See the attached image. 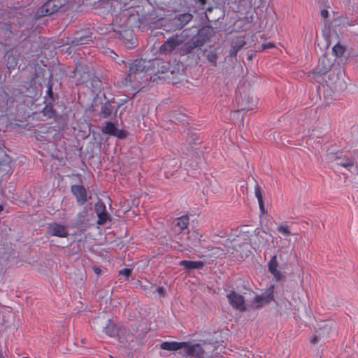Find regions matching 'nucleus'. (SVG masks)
I'll use <instances>...</instances> for the list:
<instances>
[{"label":"nucleus","mask_w":358,"mask_h":358,"mask_svg":"<svg viewBox=\"0 0 358 358\" xmlns=\"http://www.w3.org/2000/svg\"><path fill=\"white\" fill-rule=\"evenodd\" d=\"M110 358H114L113 356H110Z\"/></svg>","instance_id":"nucleus-49"},{"label":"nucleus","mask_w":358,"mask_h":358,"mask_svg":"<svg viewBox=\"0 0 358 358\" xmlns=\"http://www.w3.org/2000/svg\"><path fill=\"white\" fill-rule=\"evenodd\" d=\"M22 358H29V357H22Z\"/></svg>","instance_id":"nucleus-50"},{"label":"nucleus","mask_w":358,"mask_h":358,"mask_svg":"<svg viewBox=\"0 0 358 358\" xmlns=\"http://www.w3.org/2000/svg\"><path fill=\"white\" fill-rule=\"evenodd\" d=\"M275 45L273 43L268 42V43H264L262 44L261 48L262 50H266V49H270L274 48Z\"/></svg>","instance_id":"nucleus-32"},{"label":"nucleus","mask_w":358,"mask_h":358,"mask_svg":"<svg viewBox=\"0 0 358 358\" xmlns=\"http://www.w3.org/2000/svg\"><path fill=\"white\" fill-rule=\"evenodd\" d=\"M157 292L161 296H165L166 295V290L162 286H159L157 288Z\"/></svg>","instance_id":"nucleus-34"},{"label":"nucleus","mask_w":358,"mask_h":358,"mask_svg":"<svg viewBox=\"0 0 358 358\" xmlns=\"http://www.w3.org/2000/svg\"><path fill=\"white\" fill-rule=\"evenodd\" d=\"M338 165H340L343 167L347 169L349 171L353 173H358V167L357 164H355L354 162L350 159H345L342 160L341 162L337 163Z\"/></svg>","instance_id":"nucleus-16"},{"label":"nucleus","mask_w":358,"mask_h":358,"mask_svg":"<svg viewBox=\"0 0 358 358\" xmlns=\"http://www.w3.org/2000/svg\"><path fill=\"white\" fill-rule=\"evenodd\" d=\"M97 217H98L97 224H100V225L105 224L109 219L108 215L106 211L101 212V213L97 214Z\"/></svg>","instance_id":"nucleus-23"},{"label":"nucleus","mask_w":358,"mask_h":358,"mask_svg":"<svg viewBox=\"0 0 358 358\" xmlns=\"http://www.w3.org/2000/svg\"><path fill=\"white\" fill-rule=\"evenodd\" d=\"M109 52L110 53V57L113 59H115L117 57V55L112 50H109Z\"/></svg>","instance_id":"nucleus-40"},{"label":"nucleus","mask_w":358,"mask_h":358,"mask_svg":"<svg viewBox=\"0 0 358 358\" xmlns=\"http://www.w3.org/2000/svg\"><path fill=\"white\" fill-rule=\"evenodd\" d=\"M245 45V42L243 40H241L236 43L229 51V56L231 57H236L238 50Z\"/></svg>","instance_id":"nucleus-19"},{"label":"nucleus","mask_w":358,"mask_h":358,"mask_svg":"<svg viewBox=\"0 0 358 358\" xmlns=\"http://www.w3.org/2000/svg\"><path fill=\"white\" fill-rule=\"evenodd\" d=\"M100 321V317H98L97 318H95L92 322V327L95 329V330H98V329L96 327V324H98V323Z\"/></svg>","instance_id":"nucleus-36"},{"label":"nucleus","mask_w":358,"mask_h":358,"mask_svg":"<svg viewBox=\"0 0 358 358\" xmlns=\"http://www.w3.org/2000/svg\"><path fill=\"white\" fill-rule=\"evenodd\" d=\"M199 1L202 5H204L206 3V0H199Z\"/></svg>","instance_id":"nucleus-43"},{"label":"nucleus","mask_w":358,"mask_h":358,"mask_svg":"<svg viewBox=\"0 0 358 358\" xmlns=\"http://www.w3.org/2000/svg\"><path fill=\"white\" fill-rule=\"evenodd\" d=\"M207 59L214 66H217V52L215 50L210 51V52H208L207 55Z\"/></svg>","instance_id":"nucleus-22"},{"label":"nucleus","mask_w":358,"mask_h":358,"mask_svg":"<svg viewBox=\"0 0 358 358\" xmlns=\"http://www.w3.org/2000/svg\"><path fill=\"white\" fill-rule=\"evenodd\" d=\"M311 341V343H313V344H316V343H318L319 339H318V338H317L316 336H313V337L311 338V341Z\"/></svg>","instance_id":"nucleus-38"},{"label":"nucleus","mask_w":358,"mask_h":358,"mask_svg":"<svg viewBox=\"0 0 358 358\" xmlns=\"http://www.w3.org/2000/svg\"><path fill=\"white\" fill-rule=\"evenodd\" d=\"M71 193L75 196L77 203L83 206L87 201V191L83 185H74L71 187Z\"/></svg>","instance_id":"nucleus-9"},{"label":"nucleus","mask_w":358,"mask_h":358,"mask_svg":"<svg viewBox=\"0 0 358 358\" xmlns=\"http://www.w3.org/2000/svg\"><path fill=\"white\" fill-rule=\"evenodd\" d=\"M94 210H95V212L97 214L101 213V212H105L106 211V206L105 204L100 201V202H97L96 204H95V206H94Z\"/></svg>","instance_id":"nucleus-27"},{"label":"nucleus","mask_w":358,"mask_h":358,"mask_svg":"<svg viewBox=\"0 0 358 358\" xmlns=\"http://www.w3.org/2000/svg\"><path fill=\"white\" fill-rule=\"evenodd\" d=\"M329 15V12L326 9H323L322 11H321V16L323 17V18H327Z\"/></svg>","instance_id":"nucleus-37"},{"label":"nucleus","mask_w":358,"mask_h":358,"mask_svg":"<svg viewBox=\"0 0 358 358\" xmlns=\"http://www.w3.org/2000/svg\"><path fill=\"white\" fill-rule=\"evenodd\" d=\"M93 271L96 274H99L101 273V268L98 266H94Z\"/></svg>","instance_id":"nucleus-39"},{"label":"nucleus","mask_w":358,"mask_h":358,"mask_svg":"<svg viewBox=\"0 0 358 358\" xmlns=\"http://www.w3.org/2000/svg\"><path fill=\"white\" fill-rule=\"evenodd\" d=\"M208 251H210V253L206 255L208 257H213L214 255H220V252L222 251L220 248L214 247V246H208L207 248Z\"/></svg>","instance_id":"nucleus-26"},{"label":"nucleus","mask_w":358,"mask_h":358,"mask_svg":"<svg viewBox=\"0 0 358 358\" xmlns=\"http://www.w3.org/2000/svg\"><path fill=\"white\" fill-rule=\"evenodd\" d=\"M189 218L188 215H182L176 219V226L178 227L179 232L187 228L189 225Z\"/></svg>","instance_id":"nucleus-18"},{"label":"nucleus","mask_w":358,"mask_h":358,"mask_svg":"<svg viewBox=\"0 0 358 358\" xmlns=\"http://www.w3.org/2000/svg\"><path fill=\"white\" fill-rule=\"evenodd\" d=\"M255 194L259 203V208L262 210L264 209L263 196L261 191V188L258 185L255 187Z\"/></svg>","instance_id":"nucleus-21"},{"label":"nucleus","mask_w":358,"mask_h":358,"mask_svg":"<svg viewBox=\"0 0 358 358\" xmlns=\"http://www.w3.org/2000/svg\"><path fill=\"white\" fill-rule=\"evenodd\" d=\"M278 262L277 256L273 255L268 263V271L273 275V280L280 281L285 278L284 274L278 269Z\"/></svg>","instance_id":"nucleus-7"},{"label":"nucleus","mask_w":358,"mask_h":358,"mask_svg":"<svg viewBox=\"0 0 358 358\" xmlns=\"http://www.w3.org/2000/svg\"><path fill=\"white\" fill-rule=\"evenodd\" d=\"M47 94L49 96V97L53 101V92H52V88L51 85H49L47 90Z\"/></svg>","instance_id":"nucleus-35"},{"label":"nucleus","mask_w":358,"mask_h":358,"mask_svg":"<svg viewBox=\"0 0 358 358\" xmlns=\"http://www.w3.org/2000/svg\"><path fill=\"white\" fill-rule=\"evenodd\" d=\"M178 264L180 266H184L186 269H201L204 264L201 261H189V260H182Z\"/></svg>","instance_id":"nucleus-14"},{"label":"nucleus","mask_w":358,"mask_h":358,"mask_svg":"<svg viewBox=\"0 0 358 358\" xmlns=\"http://www.w3.org/2000/svg\"><path fill=\"white\" fill-rule=\"evenodd\" d=\"M277 230L283 236H288L292 235V232L287 225H280L277 227Z\"/></svg>","instance_id":"nucleus-24"},{"label":"nucleus","mask_w":358,"mask_h":358,"mask_svg":"<svg viewBox=\"0 0 358 358\" xmlns=\"http://www.w3.org/2000/svg\"><path fill=\"white\" fill-rule=\"evenodd\" d=\"M333 52L335 53L336 56H342L345 52V48L340 45L339 43L336 44L333 47Z\"/></svg>","instance_id":"nucleus-25"},{"label":"nucleus","mask_w":358,"mask_h":358,"mask_svg":"<svg viewBox=\"0 0 358 358\" xmlns=\"http://www.w3.org/2000/svg\"><path fill=\"white\" fill-rule=\"evenodd\" d=\"M227 297L230 305L234 309L238 310L241 312L246 310L245 299L241 294L236 292L235 291H231L227 295Z\"/></svg>","instance_id":"nucleus-4"},{"label":"nucleus","mask_w":358,"mask_h":358,"mask_svg":"<svg viewBox=\"0 0 358 358\" xmlns=\"http://www.w3.org/2000/svg\"><path fill=\"white\" fill-rule=\"evenodd\" d=\"M66 3V0H48L37 10V15L45 16L57 12Z\"/></svg>","instance_id":"nucleus-3"},{"label":"nucleus","mask_w":358,"mask_h":358,"mask_svg":"<svg viewBox=\"0 0 358 358\" xmlns=\"http://www.w3.org/2000/svg\"><path fill=\"white\" fill-rule=\"evenodd\" d=\"M327 157H328L329 161H334V160L340 159V157L337 154H333V153H329L327 155Z\"/></svg>","instance_id":"nucleus-33"},{"label":"nucleus","mask_w":358,"mask_h":358,"mask_svg":"<svg viewBox=\"0 0 358 358\" xmlns=\"http://www.w3.org/2000/svg\"><path fill=\"white\" fill-rule=\"evenodd\" d=\"M80 70L78 69V67L76 68V72H79Z\"/></svg>","instance_id":"nucleus-47"},{"label":"nucleus","mask_w":358,"mask_h":358,"mask_svg":"<svg viewBox=\"0 0 358 358\" xmlns=\"http://www.w3.org/2000/svg\"><path fill=\"white\" fill-rule=\"evenodd\" d=\"M6 31L8 32L9 34H11V29L10 25L6 29Z\"/></svg>","instance_id":"nucleus-42"},{"label":"nucleus","mask_w":358,"mask_h":358,"mask_svg":"<svg viewBox=\"0 0 358 358\" xmlns=\"http://www.w3.org/2000/svg\"><path fill=\"white\" fill-rule=\"evenodd\" d=\"M108 323L106 324V326L103 327V332H104L106 335L109 336L110 337H115L117 334V330L115 324L112 322L110 319H108L107 320Z\"/></svg>","instance_id":"nucleus-17"},{"label":"nucleus","mask_w":358,"mask_h":358,"mask_svg":"<svg viewBox=\"0 0 358 358\" xmlns=\"http://www.w3.org/2000/svg\"><path fill=\"white\" fill-rule=\"evenodd\" d=\"M191 345H192V344H189L187 342L165 341L161 344L160 348L162 350L169 351H176L183 348L186 354V349Z\"/></svg>","instance_id":"nucleus-10"},{"label":"nucleus","mask_w":358,"mask_h":358,"mask_svg":"<svg viewBox=\"0 0 358 358\" xmlns=\"http://www.w3.org/2000/svg\"><path fill=\"white\" fill-rule=\"evenodd\" d=\"M120 35L124 39V44L128 46H134L135 44V40L132 35V30L126 29L123 31H118Z\"/></svg>","instance_id":"nucleus-15"},{"label":"nucleus","mask_w":358,"mask_h":358,"mask_svg":"<svg viewBox=\"0 0 358 358\" xmlns=\"http://www.w3.org/2000/svg\"><path fill=\"white\" fill-rule=\"evenodd\" d=\"M145 69L144 62L141 59H135L129 64V73L125 78L127 83L131 84L132 82L141 78V74Z\"/></svg>","instance_id":"nucleus-2"},{"label":"nucleus","mask_w":358,"mask_h":358,"mask_svg":"<svg viewBox=\"0 0 358 358\" xmlns=\"http://www.w3.org/2000/svg\"><path fill=\"white\" fill-rule=\"evenodd\" d=\"M191 48H196V45H194V46H190Z\"/></svg>","instance_id":"nucleus-48"},{"label":"nucleus","mask_w":358,"mask_h":358,"mask_svg":"<svg viewBox=\"0 0 358 358\" xmlns=\"http://www.w3.org/2000/svg\"><path fill=\"white\" fill-rule=\"evenodd\" d=\"M246 109H248L247 107H242V108H240L239 110H246Z\"/></svg>","instance_id":"nucleus-44"},{"label":"nucleus","mask_w":358,"mask_h":358,"mask_svg":"<svg viewBox=\"0 0 358 358\" xmlns=\"http://www.w3.org/2000/svg\"><path fill=\"white\" fill-rule=\"evenodd\" d=\"M198 257H204L206 256L205 255L203 254L202 252H198V253L196 254Z\"/></svg>","instance_id":"nucleus-41"},{"label":"nucleus","mask_w":358,"mask_h":358,"mask_svg":"<svg viewBox=\"0 0 358 358\" xmlns=\"http://www.w3.org/2000/svg\"><path fill=\"white\" fill-rule=\"evenodd\" d=\"M201 237L202 235L196 231H189L187 245L191 248L197 247L201 243Z\"/></svg>","instance_id":"nucleus-12"},{"label":"nucleus","mask_w":358,"mask_h":358,"mask_svg":"<svg viewBox=\"0 0 358 358\" xmlns=\"http://www.w3.org/2000/svg\"><path fill=\"white\" fill-rule=\"evenodd\" d=\"M103 134L115 136L120 139H123L127 137V131L122 129H119L114 125L113 123L108 122L104 127L102 129Z\"/></svg>","instance_id":"nucleus-8"},{"label":"nucleus","mask_w":358,"mask_h":358,"mask_svg":"<svg viewBox=\"0 0 358 358\" xmlns=\"http://www.w3.org/2000/svg\"><path fill=\"white\" fill-rule=\"evenodd\" d=\"M3 207L2 205H0V213L3 210Z\"/></svg>","instance_id":"nucleus-45"},{"label":"nucleus","mask_w":358,"mask_h":358,"mask_svg":"<svg viewBox=\"0 0 358 358\" xmlns=\"http://www.w3.org/2000/svg\"><path fill=\"white\" fill-rule=\"evenodd\" d=\"M193 15L189 13H185L180 14L176 17L174 20L176 21V25L178 29H182L184 26L192 21Z\"/></svg>","instance_id":"nucleus-13"},{"label":"nucleus","mask_w":358,"mask_h":358,"mask_svg":"<svg viewBox=\"0 0 358 358\" xmlns=\"http://www.w3.org/2000/svg\"><path fill=\"white\" fill-rule=\"evenodd\" d=\"M0 358H5V357L3 355L1 352H0Z\"/></svg>","instance_id":"nucleus-46"},{"label":"nucleus","mask_w":358,"mask_h":358,"mask_svg":"<svg viewBox=\"0 0 358 358\" xmlns=\"http://www.w3.org/2000/svg\"><path fill=\"white\" fill-rule=\"evenodd\" d=\"M10 59L12 60V64L9 65L8 68L15 66L17 64V59L13 55H9L8 57V64H9Z\"/></svg>","instance_id":"nucleus-31"},{"label":"nucleus","mask_w":358,"mask_h":358,"mask_svg":"<svg viewBox=\"0 0 358 358\" xmlns=\"http://www.w3.org/2000/svg\"><path fill=\"white\" fill-rule=\"evenodd\" d=\"M187 36V30H183L180 34L169 38L160 46V53L164 55L171 53L178 46L180 45L186 41Z\"/></svg>","instance_id":"nucleus-1"},{"label":"nucleus","mask_w":358,"mask_h":358,"mask_svg":"<svg viewBox=\"0 0 358 358\" xmlns=\"http://www.w3.org/2000/svg\"><path fill=\"white\" fill-rule=\"evenodd\" d=\"M205 350L199 343L192 344L186 349V355L192 358H204Z\"/></svg>","instance_id":"nucleus-11"},{"label":"nucleus","mask_w":358,"mask_h":358,"mask_svg":"<svg viewBox=\"0 0 358 358\" xmlns=\"http://www.w3.org/2000/svg\"><path fill=\"white\" fill-rule=\"evenodd\" d=\"M119 273L120 275H124L127 278H128L131 273V270L130 268H125L120 270Z\"/></svg>","instance_id":"nucleus-30"},{"label":"nucleus","mask_w":358,"mask_h":358,"mask_svg":"<svg viewBox=\"0 0 358 358\" xmlns=\"http://www.w3.org/2000/svg\"><path fill=\"white\" fill-rule=\"evenodd\" d=\"M101 113L103 117H107L111 114V109L108 106H103L101 107Z\"/></svg>","instance_id":"nucleus-29"},{"label":"nucleus","mask_w":358,"mask_h":358,"mask_svg":"<svg viewBox=\"0 0 358 358\" xmlns=\"http://www.w3.org/2000/svg\"><path fill=\"white\" fill-rule=\"evenodd\" d=\"M81 69L83 70V75L81 76V77L78 79V81L80 83L83 84V83H85L87 82V80H88V79L90 78V74H89V73L87 71L84 70L83 67H82Z\"/></svg>","instance_id":"nucleus-28"},{"label":"nucleus","mask_w":358,"mask_h":358,"mask_svg":"<svg viewBox=\"0 0 358 358\" xmlns=\"http://www.w3.org/2000/svg\"><path fill=\"white\" fill-rule=\"evenodd\" d=\"M47 234L50 236L66 238L68 236L66 227L57 222L48 224Z\"/></svg>","instance_id":"nucleus-5"},{"label":"nucleus","mask_w":358,"mask_h":358,"mask_svg":"<svg viewBox=\"0 0 358 358\" xmlns=\"http://www.w3.org/2000/svg\"><path fill=\"white\" fill-rule=\"evenodd\" d=\"M274 285H271L266 292L255 297L254 302L257 308L269 303L273 299Z\"/></svg>","instance_id":"nucleus-6"},{"label":"nucleus","mask_w":358,"mask_h":358,"mask_svg":"<svg viewBox=\"0 0 358 358\" xmlns=\"http://www.w3.org/2000/svg\"><path fill=\"white\" fill-rule=\"evenodd\" d=\"M43 113L44 116L48 118L54 117L55 116L56 113L51 103L45 105L43 109Z\"/></svg>","instance_id":"nucleus-20"}]
</instances>
